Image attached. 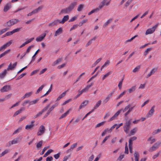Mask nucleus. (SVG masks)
<instances>
[{
    "label": "nucleus",
    "mask_w": 161,
    "mask_h": 161,
    "mask_svg": "<svg viewBox=\"0 0 161 161\" xmlns=\"http://www.w3.org/2000/svg\"><path fill=\"white\" fill-rule=\"evenodd\" d=\"M127 142H126L125 144V153L128 154L129 153L128 148L127 146Z\"/></svg>",
    "instance_id": "4d7b16f0"
},
{
    "label": "nucleus",
    "mask_w": 161,
    "mask_h": 161,
    "mask_svg": "<svg viewBox=\"0 0 161 161\" xmlns=\"http://www.w3.org/2000/svg\"><path fill=\"white\" fill-rule=\"evenodd\" d=\"M84 8V5L82 4L80 5L78 7L77 10L78 11H81Z\"/></svg>",
    "instance_id": "09e8293b"
},
{
    "label": "nucleus",
    "mask_w": 161,
    "mask_h": 161,
    "mask_svg": "<svg viewBox=\"0 0 161 161\" xmlns=\"http://www.w3.org/2000/svg\"><path fill=\"white\" fill-rule=\"evenodd\" d=\"M11 7V4L10 3H8L6 4L3 8V11L6 12L8 11Z\"/></svg>",
    "instance_id": "2eb2a0df"
},
{
    "label": "nucleus",
    "mask_w": 161,
    "mask_h": 161,
    "mask_svg": "<svg viewBox=\"0 0 161 161\" xmlns=\"http://www.w3.org/2000/svg\"><path fill=\"white\" fill-rule=\"evenodd\" d=\"M135 159H139V153L137 152H135L134 154Z\"/></svg>",
    "instance_id": "3c124183"
},
{
    "label": "nucleus",
    "mask_w": 161,
    "mask_h": 161,
    "mask_svg": "<svg viewBox=\"0 0 161 161\" xmlns=\"http://www.w3.org/2000/svg\"><path fill=\"white\" fill-rule=\"evenodd\" d=\"M112 73V72L110 71L104 75L103 77L102 78V80H103L106 77L108 76L109 75L111 74Z\"/></svg>",
    "instance_id": "8fccbe9b"
},
{
    "label": "nucleus",
    "mask_w": 161,
    "mask_h": 161,
    "mask_svg": "<svg viewBox=\"0 0 161 161\" xmlns=\"http://www.w3.org/2000/svg\"><path fill=\"white\" fill-rule=\"evenodd\" d=\"M157 71V69L156 68H153L151 70L150 72L147 75L146 77V78H148L150 77L151 75L154 74L155 72Z\"/></svg>",
    "instance_id": "4be33fe9"
},
{
    "label": "nucleus",
    "mask_w": 161,
    "mask_h": 161,
    "mask_svg": "<svg viewBox=\"0 0 161 161\" xmlns=\"http://www.w3.org/2000/svg\"><path fill=\"white\" fill-rule=\"evenodd\" d=\"M39 98H38L35 100L30 102L29 103V106L36 104V103L39 101Z\"/></svg>",
    "instance_id": "c756f323"
},
{
    "label": "nucleus",
    "mask_w": 161,
    "mask_h": 161,
    "mask_svg": "<svg viewBox=\"0 0 161 161\" xmlns=\"http://www.w3.org/2000/svg\"><path fill=\"white\" fill-rule=\"evenodd\" d=\"M131 124V120L127 121L123 127L124 130L125 132L128 133L129 129L130 128V125Z\"/></svg>",
    "instance_id": "20e7f679"
},
{
    "label": "nucleus",
    "mask_w": 161,
    "mask_h": 161,
    "mask_svg": "<svg viewBox=\"0 0 161 161\" xmlns=\"http://www.w3.org/2000/svg\"><path fill=\"white\" fill-rule=\"evenodd\" d=\"M50 104H47L45 107H44L42 109V110L41 111V112H42V113L43 112L46 111L48 109V108H49V106H50Z\"/></svg>",
    "instance_id": "37998d69"
},
{
    "label": "nucleus",
    "mask_w": 161,
    "mask_h": 161,
    "mask_svg": "<svg viewBox=\"0 0 161 161\" xmlns=\"http://www.w3.org/2000/svg\"><path fill=\"white\" fill-rule=\"evenodd\" d=\"M34 39V37L31 38L30 39H28L27 41H26L25 42L26 44H28L29 43L31 42V41H32Z\"/></svg>",
    "instance_id": "69168bd1"
},
{
    "label": "nucleus",
    "mask_w": 161,
    "mask_h": 161,
    "mask_svg": "<svg viewBox=\"0 0 161 161\" xmlns=\"http://www.w3.org/2000/svg\"><path fill=\"white\" fill-rule=\"evenodd\" d=\"M19 141V137H17L12 141H9L6 144V146L9 147L12 145L18 143Z\"/></svg>",
    "instance_id": "39448f33"
},
{
    "label": "nucleus",
    "mask_w": 161,
    "mask_h": 161,
    "mask_svg": "<svg viewBox=\"0 0 161 161\" xmlns=\"http://www.w3.org/2000/svg\"><path fill=\"white\" fill-rule=\"evenodd\" d=\"M96 37H95L94 38H93L92 39L88 41V42H87V43L86 44V47H87L90 45L92 42V41H94L96 39Z\"/></svg>",
    "instance_id": "bb28decb"
},
{
    "label": "nucleus",
    "mask_w": 161,
    "mask_h": 161,
    "mask_svg": "<svg viewBox=\"0 0 161 161\" xmlns=\"http://www.w3.org/2000/svg\"><path fill=\"white\" fill-rule=\"evenodd\" d=\"M89 89V87L87 86L85 88L82 89V90L83 92H87Z\"/></svg>",
    "instance_id": "e2e57ef3"
},
{
    "label": "nucleus",
    "mask_w": 161,
    "mask_h": 161,
    "mask_svg": "<svg viewBox=\"0 0 161 161\" xmlns=\"http://www.w3.org/2000/svg\"><path fill=\"white\" fill-rule=\"evenodd\" d=\"M34 125H26L25 127V128L26 130L31 129L33 127Z\"/></svg>",
    "instance_id": "de8ad7c7"
},
{
    "label": "nucleus",
    "mask_w": 161,
    "mask_h": 161,
    "mask_svg": "<svg viewBox=\"0 0 161 161\" xmlns=\"http://www.w3.org/2000/svg\"><path fill=\"white\" fill-rule=\"evenodd\" d=\"M42 144V142L41 141L36 145V147L38 148L41 147Z\"/></svg>",
    "instance_id": "052dcab7"
},
{
    "label": "nucleus",
    "mask_w": 161,
    "mask_h": 161,
    "mask_svg": "<svg viewBox=\"0 0 161 161\" xmlns=\"http://www.w3.org/2000/svg\"><path fill=\"white\" fill-rule=\"evenodd\" d=\"M17 64V62H16L14 63L13 65L11 63H10L9 65L8 66V67L7 68V70H12L14 69L15 68Z\"/></svg>",
    "instance_id": "ddd939ff"
},
{
    "label": "nucleus",
    "mask_w": 161,
    "mask_h": 161,
    "mask_svg": "<svg viewBox=\"0 0 161 161\" xmlns=\"http://www.w3.org/2000/svg\"><path fill=\"white\" fill-rule=\"evenodd\" d=\"M20 30V28H17L16 29H15L13 30L12 31V32L13 34L17 32H18Z\"/></svg>",
    "instance_id": "13d9d810"
},
{
    "label": "nucleus",
    "mask_w": 161,
    "mask_h": 161,
    "mask_svg": "<svg viewBox=\"0 0 161 161\" xmlns=\"http://www.w3.org/2000/svg\"><path fill=\"white\" fill-rule=\"evenodd\" d=\"M48 31L46 30L40 36L37 37L36 39V41L37 42H41L42 41L46 36V33H48Z\"/></svg>",
    "instance_id": "0eeeda50"
},
{
    "label": "nucleus",
    "mask_w": 161,
    "mask_h": 161,
    "mask_svg": "<svg viewBox=\"0 0 161 161\" xmlns=\"http://www.w3.org/2000/svg\"><path fill=\"white\" fill-rule=\"evenodd\" d=\"M46 86V84H43L37 90L36 93V94H38L39 92L42 90L43 88Z\"/></svg>",
    "instance_id": "2f4dec72"
},
{
    "label": "nucleus",
    "mask_w": 161,
    "mask_h": 161,
    "mask_svg": "<svg viewBox=\"0 0 161 161\" xmlns=\"http://www.w3.org/2000/svg\"><path fill=\"white\" fill-rule=\"evenodd\" d=\"M45 130V127L42 125H41L38 131L37 132V134L38 136H41L44 134Z\"/></svg>",
    "instance_id": "6e6552de"
},
{
    "label": "nucleus",
    "mask_w": 161,
    "mask_h": 161,
    "mask_svg": "<svg viewBox=\"0 0 161 161\" xmlns=\"http://www.w3.org/2000/svg\"><path fill=\"white\" fill-rule=\"evenodd\" d=\"M88 101L87 100H86L84 101L80 104L79 107V109H80L82 108L85 107L88 103Z\"/></svg>",
    "instance_id": "f3484780"
},
{
    "label": "nucleus",
    "mask_w": 161,
    "mask_h": 161,
    "mask_svg": "<svg viewBox=\"0 0 161 161\" xmlns=\"http://www.w3.org/2000/svg\"><path fill=\"white\" fill-rule=\"evenodd\" d=\"M76 4L77 3L75 2L72 3L67 8L61 9L59 13V14L69 13L73 10Z\"/></svg>",
    "instance_id": "f257e3e1"
},
{
    "label": "nucleus",
    "mask_w": 161,
    "mask_h": 161,
    "mask_svg": "<svg viewBox=\"0 0 161 161\" xmlns=\"http://www.w3.org/2000/svg\"><path fill=\"white\" fill-rule=\"evenodd\" d=\"M9 29V28H6L4 29H3L0 31V35L5 32L6 31H7Z\"/></svg>",
    "instance_id": "49530a36"
},
{
    "label": "nucleus",
    "mask_w": 161,
    "mask_h": 161,
    "mask_svg": "<svg viewBox=\"0 0 161 161\" xmlns=\"http://www.w3.org/2000/svg\"><path fill=\"white\" fill-rule=\"evenodd\" d=\"M12 43V41L10 40L7 42L6 44L0 47V51H3L6 49Z\"/></svg>",
    "instance_id": "9d476101"
},
{
    "label": "nucleus",
    "mask_w": 161,
    "mask_h": 161,
    "mask_svg": "<svg viewBox=\"0 0 161 161\" xmlns=\"http://www.w3.org/2000/svg\"><path fill=\"white\" fill-rule=\"evenodd\" d=\"M147 141H151L150 143V144H153L154 142H155L156 141V140L154 138L152 139V137L150 136L148 139Z\"/></svg>",
    "instance_id": "79ce46f5"
},
{
    "label": "nucleus",
    "mask_w": 161,
    "mask_h": 161,
    "mask_svg": "<svg viewBox=\"0 0 161 161\" xmlns=\"http://www.w3.org/2000/svg\"><path fill=\"white\" fill-rule=\"evenodd\" d=\"M110 61L109 60H107V61L102 66V67H104L105 66L109 65L110 64Z\"/></svg>",
    "instance_id": "0e129e2a"
},
{
    "label": "nucleus",
    "mask_w": 161,
    "mask_h": 161,
    "mask_svg": "<svg viewBox=\"0 0 161 161\" xmlns=\"http://www.w3.org/2000/svg\"><path fill=\"white\" fill-rule=\"evenodd\" d=\"M19 20L16 19H12L7 21L4 24V25L7 27H10L19 22Z\"/></svg>",
    "instance_id": "f03ea898"
},
{
    "label": "nucleus",
    "mask_w": 161,
    "mask_h": 161,
    "mask_svg": "<svg viewBox=\"0 0 161 161\" xmlns=\"http://www.w3.org/2000/svg\"><path fill=\"white\" fill-rule=\"evenodd\" d=\"M119 111H118L110 119L108 120V121H111L114 120L115 118L117 117L120 114Z\"/></svg>",
    "instance_id": "412c9836"
},
{
    "label": "nucleus",
    "mask_w": 161,
    "mask_h": 161,
    "mask_svg": "<svg viewBox=\"0 0 161 161\" xmlns=\"http://www.w3.org/2000/svg\"><path fill=\"white\" fill-rule=\"evenodd\" d=\"M141 65H138L135 67L134 69L132 70L133 73H136L139 71L140 69Z\"/></svg>",
    "instance_id": "e433bc0d"
},
{
    "label": "nucleus",
    "mask_w": 161,
    "mask_h": 161,
    "mask_svg": "<svg viewBox=\"0 0 161 161\" xmlns=\"http://www.w3.org/2000/svg\"><path fill=\"white\" fill-rule=\"evenodd\" d=\"M43 8V6H41L35 9V10H33L32 11L34 14H36L39 11L42 10Z\"/></svg>",
    "instance_id": "a878e982"
},
{
    "label": "nucleus",
    "mask_w": 161,
    "mask_h": 161,
    "mask_svg": "<svg viewBox=\"0 0 161 161\" xmlns=\"http://www.w3.org/2000/svg\"><path fill=\"white\" fill-rule=\"evenodd\" d=\"M69 19V16L68 15H66L64 16L62 20H60V24H64V22L67 21Z\"/></svg>",
    "instance_id": "a211bd4d"
},
{
    "label": "nucleus",
    "mask_w": 161,
    "mask_h": 161,
    "mask_svg": "<svg viewBox=\"0 0 161 161\" xmlns=\"http://www.w3.org/2000/svg\"><path fill=\"white\" fill-rule=\"evenodd\" d=\"M99 9L97 8L95 9L92 10L91 11H90V12H89L88 13V15H90L93 13H97L98 11H99Z\"/></svg>",
    "instance_id": "7c9ffc66"
},
{
    "label": "nucleus",
    "mask_w": 161,
    "mask_h": 161,
    "mask_svg": "<svg viewBox=\"0 0 161 161\" xmlns=\"http://www.w3.org/2000/svg\"><path fill=\"white\" fill-rule=\"evenodd\" d=\"M32 94V92H31L25 93L24 95L22 97V98L24 99L26 98H28L31 96Z\"/></svg>",
    "instance_id": "393cba45"
},
{
    "label": "nucleus",
    "mask_w": 161,
    "mask_h": 161,
    "mask_svg": "<svg viewBox=\"0 0 161 161\" xmlns=\"http://www.w3.org/2000/svg\"><path fill=\"white\" fill-rule=\"evenodd\" d=\"M10 51V50L8 49L6 51L3 53H2L0 55V58H1L2 57L5 56L6 54L8 53Z\"/></svg>",
    "instance_id": "4c0bfd02"
},
{
    "label": "nucleus",
    "mask_w": 161,
    "mask_h": 161,
    "mask_svg": "<svg viewBox=\"0 0 161 161\" xmlns=\"http://www.w3.org/2000/svg\"><path fill=\"white\" fill-rule=\"evenodd\" d=\"M62 58H58L56 61H55L53 63L52 65L55 66L56 65L58 64L59 63L61 62L62 61Z\"/></svg>",
    "instance_id": "473e14b6"
},
{
    "label": "nucleus",
    "mask_w": 161,
    "mask_h": 161,
    "mask_svg": "<svg viewBox=\"0 0 161 161\" xmlns=\"http://www.w3.org/2000/svg\"><path fill=\"white\" fill-rule=\"evenodd\" d=\"M67 91H66L64 92L61 94L58 97L57 99V100L56 101H58V100H60L61 98H62L63 97H64L65 95L66 94V93L67 92Z\"/></svg>",
    "instance_id": "cd10ccee"
},
{
    "label": "nucleus",
    "mask_w": 161,
    "mask_h": 161,
    "mask_svg": "<svg viewBox=\"0 0 161 161\" xmlns=\"http://www.w3.org/2000/svg\"><path fill=\"white\" fill-rule=\"evenodd\" d=\"M53 159V158L52 156L48 157L46 158V161H52Z\"/></svg>",
    "instance_id": "774afa93"
},
{
    "label": "nucleus",
    "mask_w": 161,
    "mask_h": 161,
    "mask_svg": "<svg viewBox=\"0 0 161 161\" xmlns=\"http://www.w3.org/2000/svg\"><path fill=\"white\" fill-rule=\"evenodd\" d=\"M53 150L52 149L48 150L44 154L43 156V157H46L49 155L51 153L53 152Z\"/></svg>",
    "instance_id": "c9c22d12"
},
{
    "label": "nucleus",
    "mask_w": 161,
    "mask_h": 161,
    "mask_svg": "<svg viewBox=\"0 0 161 161\" xmlns=\"http://www.w3.org/2000/svg\"><path fill=\"white\" fill-rule=\"evenodd\" d=\"M25 108L24 107H22L19 110H18L17 111H16L14 114L13 116L15 117L18 115V114H20L21 113L22 111L24 110Z\"/></svg>",
    "instance_id": "5701e85b"
},
{
    "label": "nucleus",
    "mask_w": 161,
    "mask_h": 161,
    "mask_svg": "<svg viewBox=\"0 0 161 161\" xmlns=\"http://www.w3.org/2000/svg\"><path fill=\"white\" fill-rule=\"evenodd\" d=\"M110 3L109 2H107V0H103L99 5L98 7L97 8L99 10L102 8L105 5L106 6L108 5Z\"/></svg>",
    "instance_id": "1a4fd4ad"
},
{
    "label": "nucleus",
    "mask_w": 161,
    "mask_h": 161,
    "mask_svg": "<svg viewBox=\"0 0 161 161\" xmlns=\"http://www.w3.org/2000/svg\"><path fill=\"white\" fill-rule=\"evenodd\" d=\"M160 129H158L157 130H154L152 134L153 135H155L156 134H158V133H159L160 132Z\"/></svg>",
    "instance_id": "603ef678"
},
{
    "label": "nucleus",
    "mask_w": 161,
    "mask_h": 161,
    "mask_svg": "<svg viewBox=\"0 0 161 161\" xmlns=\"http://www.w3.org/2000/svg\"><path fill=\"white\" fill-rule=\"evenodd\" d=\"M71 109H69L67 111L64 113L59 118V119H62L66 117L69 113V112L70 111Z\"/></svg>",
    "instance_id": "b1692460"
},
{
    "label": "nucleus",
    "mask_w": 161,
    "mask_h": 161,
    "mask_svg": "<svg viewBox=\"0 0 161 161\" xmlns=\"http://www.w3.org/2000/svg\"><path fill=\"white\" fill-rule=\"evenodd\" d=\"M155 108V106L153 105L151 109L149 111L148 113L146 115V118H147L150 117L153 115L154 112V108Z\"/></svg>",
    "instance_id": "9b49d317"
},
{
    "label": "nucleus",
    "mask_w": 161,
    "mask_h": 161,
    "mask_svg": "<svg viewBox=\"0 0 161 161\" xmlns=\"http://www.w3.org/2000/svg\"><path fill=\"white\" fill-rule=\"evenodd\" d=\"M58 23H60V20L56 19L49 23L48 25V26L49 27H52L57 25Z\"/></svg>",
    "instance_id": "f8f14e48"
},
{
    "label": "nucleus",
    "mask_w": 161,
    "mask_h": 161,
    "mask_svg": "<svg viewBox=\"0 0 161 161\" xmlns=\"http://www.w3.org/2000/svg\"><path fill=\"white\" fill-rule=\"evenodd\" d=\"M133 0H128L125 4V6L127 8L132 2Z\"/></svg>",
    "instance_id": "ea45409f"
},
{
    "label": "nucleus",
    "mask_w": 161,
    "mask_h": 161,
    "mask_svg": "<svg viewBox=\"0 0 161 161\" xmlns=\"http://www.w3.org/2000/svg\"><path fill=\"white\" fill-rule=\"evenodd\" d=\"M10 86L6 85L3 86L0 90L2 92H7L10 90Z\"/></svg>",
    "instance_id": "4468645a"
},
{
    "label": "nucleus",
    "mask_w": 161,
    "mask_h": 161,
    "mask_svg": "<svg viewBox=\"0 0 161 161\" xmlns=\"http://www.w3.org/2000/svg\"><path fill=\"white\" fill-rule=\"evenodd\" d=\"M26 75L25 73H23L20 75L16 79L17 80H19L23 77L24 76H25Z\"/></svg>",
    "instance_id": "338daca9"
},
{
    "label": "nucleus",
    "mask_w": 161,
    "mask_h": 161,
    "mask_svg": "<svg viewBox=\"0 0 161 161\" xmlns=\"http://www.w3.org/2000/svg\"><path fill=\"white\" fill-rule=\"evenodd\" d=\"M7 69L4 70L2 73H0V78L1 79H3L7 73Z\"/></svg>",
    "instance_id": "dca6fc26"
},
{
    "label": "nucleus",
    "mask_w": 161,
    "mask_h": 161,
    "mask_svg": "<svg viewBox=\"0 0 161 161\" xmlns=\"http://www.w3.org/2000/svg\"><path fill=\"white\" fill-rule=\"evenodd\" d=\"M87 21V19H84L83 20H82L81 21H80L79 22V25H78V26H80L82 25L86 22Z\"/></svg>",
    "instance_id": "5fc2aeb1"
},
{
    "label": "nucleus",
    "mask_w": 161,
    "mask_h": 161,
    "mask_svg": "<svg viewBox=\"0 0 161 161\" xmlns=\"http://www.w3.org/2000/svg\"><path fill=\"white\" fill-rule=\"evenodd\" d=\"M135 107V106H134L132 107H131V108H129V110H128L126 112L125 114V116H126L129 113H130L131 112L133 108Z\"/></svg>",
    "instance_id": "f704fd0d"
},
{
    "label": "nucleus",
    "mask_w": 161,
    "mask_h": 161,
    "mask_svg": "<svg viewBox=\"0 0 161 161\" xmlns=\"http://www.w3.org/2000/svg\"><path fill=\"white\" fill-rule=\"evenodd\" d=\"M112 19L110 18L103 25V27H105L112 20Z\"/></svg>",
    "instance_id": "c03bdc74"
},
{
    "label": "nucleus",
    "mask_w": 161,
    "mask_h": 161,
    "mask_svg": "<svg viewBox=\"0 0 161 161\" xmlns=\"http://www.w3.org/2000/svg\"><path fill=\"white\" fill-rule=\"evenodd\" d=\"M160 145H161V141H158L151 147L149 148L148 149V151L149 152H152L153 151H155L158 148L159 146Z\"/></svg>",
    "instance_id": "7ed1b4c3"
},
{
    "label": "nucleus",
    "mask_w": 161,
    "mask_h": 161,
    "mask_svg": "<svg viewBox=\"0 0 161 161\" xmlns=\"http://www.w3.org/2000/svg\"><path fill=\"white\" fill-rule=\"evenodd\" d=\"M105 122V121H103V122H102L99 123L97 124L96 125V126H95V128H97V127H99L100 126L103 125L104 124Z\"/></svg>",
    "instance_id": "bf43d9fd"
},
{
    "label": "nucleus",
    "mask_w": 161,
    "mask_h": 161,
    "mask_svg": "<svg viewBox=\"0 0 161 161\" xmlns=\"http://www.w3.org/2000/svg\"><path fill=\"white\" fill-rule=\"evenodd\" d=\"M34 46L33 45H31V46H29L28 47V48H27V49L26 52H25V53H28L30 52V50H31V48L32 47H33Z\"/></svg>",
    "instance_id": "680f3d73"
},
{
    "label": "nucleus",
    "mask_w": 161,
    "mask_h": 161,
    "mask_svg": "<svg viewBox=\"0 0 161 161\" xmlns=\"http://www.w3.org/2000/svg\"><path fill=\"white\" fill-rule=\"evenodd\" d=\"M136 131V128H134L131 130L130 133V135L131 136L134 135Z\"/></svg>",
    "instance_id": "a19ab883"
},
{
    "label": "nucleus",
    "mask_w": 161,
    "mask_h": 161,
    "mask_svg": "<svg viewBox=\"0 0 161 161\" xmlns=\"http://www.w3.org/2000/svg\"><path fill=\"white\" fill-rule=\"evenodd\" d=\"M58 103H55L54 104L52 105L51 107L49 109L50 111H52L55 107L58 106Z\"/></svg>",
    "instance_id": "72a5a7b5"
},
{
    "label": "nucleus",
    "mask_w": 161,
    "mask_h": 161,
    "mask_svg": "<svg viewBox=\"0 0 161 161\" xmlns=\"http://www.w3.org/2000/svg\"><path fill=\"white\" fill-rule=\"evenodd\" d=\"M158 24H157L155 26H153L152 28L148 29L145 32L146 35L151 34L153 33L157 28Z\"/></svg>",
    "instance_id": "423d86ee"
},
{
    "label": "nucleus",
    "mask_w": 161,
    "mask_h": 161,
    "mask_svg": "<svg viewBox=\"0 0 161 161\" xmlns=\"http://www.w3.org/2000/svg\"><path fill=\"white\" fill-rule=\"evenodd\" d=\"M9 152L8 150H6L5 151L3 152L2 153L0 154V157H2L4 156L5 154L8 153Z\"/></svg>",
    "instance_id": "6e6d98bb"
},
{
    "label": "nucleus",
    "mask_w": 161,
    "mask_h": 161,
    "mask_svg": "<svg viewBox=\"0 0 161 161\" xmlns=\"http://www.w3.org/2000/svg\"><path fill=\"white\" fill-rule=\"evenodd\" d=\"M101 100H99L94 105L93 109H97L101 104Z\"/></svg>",
    "instance_id": "c85d7f7f"
},
{
    "label": "nucleus",
    "mask_w": 161,
    "mask_h": 161,
    "mask_svg": "<svg viewBox=\"0 0 161 161\" xmlns=\"http://www.w3.org/2000/svg\"><path fill=\"white\" fill-rule=\"evenodd\" d=\"M153 48H147V49L145 51L144 55L146 56L147 54L148 53V52L152 50Z\"/></svg>",
    "instance_id": "58836bf2"
},
{
    "label": "nucleus",
    "mask_w": 161,
    "mask_h": 161,
    "mask_svg": "<svg viewBox=\"0 0 161 161\" xmlns=\"http://www.w3.org/2000/svg\"><path fill=\"white\" fill-rule=\"evenodd\" d=\"M62 28L61 27L58 28L55 32L54 36H57L58 35L61 34L62 31Z\"/></svg>",
    "instance_id": "6ab92c4d"
},
{
    "label": "nucleus",
    "mask_w": 161,
    "mask_h": 161,
    "mask_svg": "<svg viewBox=\"0 0 161 161\" xmlns=\"http://www.w3.org/2000/svg\"><path fill=\"white\" fill-rule=\"evenodd\" d=\"M130 107V104H128L127 106H125L124 109L122 108L119 111L120 113H123L129 108Z\"/></svg>",
    "instance_id": "aec40b11"
},
{
    "label": "nucleus",
    "mask_w": 161,
    "mask_h": 161,
    "mask_svg": "<svg viewBox=\"0 0 161 161\" xmlns=\"http://www.w3.org/2000/svg\"><path fill=\"white\" fill-rule=\"evenodd\" d=\"M22 127H19L16 130H15L13 133V135H14L16 134L19 133L20 131L21 130Z\"/></svg>",
    "instance_id": "a18cd8bd"
},
{
    "label": "nucleus",
    "mask_w": 161,
    "mask_h": 161,
    "mask_svg": "<svg viewBox=\"0 0 161 161\" xmlns=\"http://www.w3.org/2000/svg\"><path fill=\"white\" fill-rule=\"evenodd\" d=\"M136 90V86H134L129 89V92L130 93H131L134 92Z\"/></svg>",
    "instance_id": "864d4df0"
}]
</instances>
